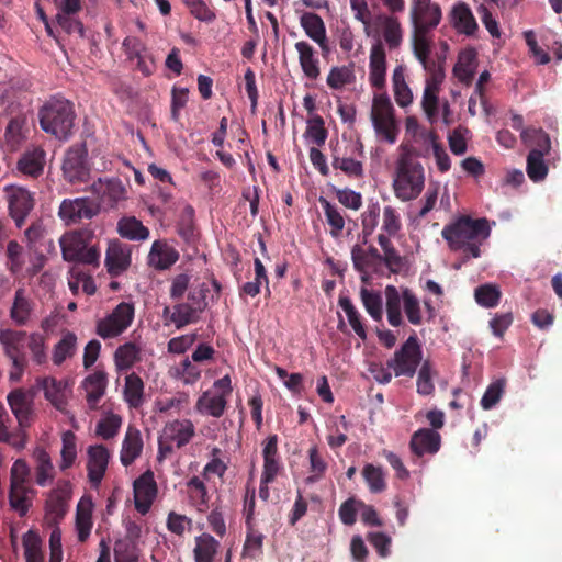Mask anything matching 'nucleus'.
<instances>
[{
    "instance_id": "nucleus-60",
    "label": "nucleus",
    "mask_w": 562,
    "mask_h": 562,
    "mask_svg": "<svg viewBox=\"0 0 562 562\" xmlns=\"http://www.w3.org/2000/svg\"><path fill=\"white\" fill-rule=\"evenodd\" d=\"M310 471L311 475L306 477V483L312 484L318 482L327 470V462L319 453L316 446L308 449Z\"/></svg>"
},
{
    "instance_id": "nucleus-58",
    "label": "nucleus",
    "mask_w": 562,
    "mask_h": 562,
    "mask_svg": "<svg viewBox=\"0 0 562 562\" xmlns=\"http://www.w3.org/2000/svg\"><path fill=\"white\" fill-rule=\"evenodd\" d=\"M362 476L371 493H381L386 488L385 473L381 467L366 464L362 469Z\"/></svg>"
},
{
    "instance_id": "nucleus-13",
    "label": "nucleus",
    "mask_w": 562,
    "mask_h": 562,
    "mask_svg": "<svg viewBox=\"0 0 562 562\" xmlns=\"http://www.w3.org/2000/svg\"><path fill=\"white\" fill-rule=\"evenodd\" d=\"M442 18L441 8L439 4L425 1L412 3L411 20L414 30L418 33H429L436 29Z\"/></svg>"
},
{
    "instance_id": "nucleus-50",
    "label": "nucleus",
    "mask_w": 562,
    "mask_h": 562,
    "mask_svg": "<svg viewBox=\"0 0 562 562\" xmlns=\"http://www.w3.org/2000/svg\"><path fill=\"white\" fill-rule=\"evenodd\" d=\"M339 306L344 310L347 315L348 322L355 333L362 339H367V330L362 323V317L356 306L352 304L348 296H339Z\"/></svg>"
},
{
    "instance_id": "nucleus-22",
    "label": "nucleus",
    "mask_w": 562,
    "mask_h": 562,
    "mask_svg": "<svg viewBox=\"0 0 562 562\" xmlns=\"http://www.w3.org/2000/svg\"><path fill=\"white\" fill-rule=\"evenodd\" d=\"M300 24L305 34L321 47L323 54H327L329 46L323 19L316 13L305 12L300 18Z\"/></svg>"
},
{
    "instance_id": "nucleus-27",
    "label": "nucleus",
    "mask_w": 562,
    "mask_h": 562,
    "mask_svg": "<svg viewBox=\"0 0 562 562\" xmlns=\"http://www.w3.org/2000/svg\"><path fill=\"white\" fill-rule=\"evenodd\" d=\"M35 303L26 294L24 288L16 289L13 297V302L10 308V318L18 326L26 325L34 312Z\"/></svg>"
},
{
    "instance_id": "nucleus-18",
    "label": "nucleus",
    "mask_w": 562,
    "mask_h": 562,
    "mask_svg": "<svg viewBox=\"0 0 562 562\" xmlns=\"http://www.w3.org/2000/svg\"><path fill=\"white\" fill-rule=\"evenodd\" d=\"M441 447V436L430 428H420L415 431L409 440V449L416 457L435 454Z\"/></svg>"
},
{
    "instance_id": "nucleus-20",
    "label": "nucleus",
    "mask_w": 562,
    "mask_h": 562,
    "mask_svg": "<svg viewBox=\"0 0 562 562\" xmlns=\"http://www.w3.org/2000/svg\"><path fill=\"white\" fill-rule=\"evenodd\" d=\"M369 80L373 88L383 90L386 76V54L381 41L374 43L370 50Z\"/></svg>"
},
{
    "instance_id": "nucleus-19",
    "label": "nucleus",
    "mask_w": 562,
    "mask_h": 562,
    "mask_svg": "<svg viewBox=\"0 0 562 562\" xmlns=\"http://www.w3.org/2000/svg\"><path fill=\"white\" fill-rule=\"evenodd\" d=\"M263 482H273L282 469L281 458L278 452V436L270 435L262 442Z\"/></svg>"
},
{
    "instance_id": "nucleus-41",
    "label": "nucleus",
    "mask_w": 562,
    "mask_h": 562,
    "mask_svg": "<svg viewBox=\"0 0 562 562\" xmlns=\"http://www.w3.org/2000/svg\"><path fill=\"white\" fill-rule=\"evenodd\" d=\"M10 416L4 406L0 403V441L16 449H23L26 445V432L19 429L16 431H10L8 428Z\"/></svg>"
},
{
    "instance_id": "nucleus-25",
    "label": "nucleus",
    "mask_w": 562,
    "mask_h": 562,
    "mask_svg": "<svg viewBox=\"0 0 562 562\" xmlns=\"http://www.w3.org/2000/svg\"><path fill=\"white\" fill-rule=\"evenodd\" d=\"M164 438L176 443L177 448L188 445L195 435V428L189 419H175L165 425L162 429Z\"/></svg>"
},
{
    "instance_id": "nucleus-35",
    "label": "nucleus",
    "mask_w": 562,
    "mask_h": 562,
    "mask_svg": "<svg viewBox=\"0 0 562 562\" xmlns=\"http://www.w3.org/2000/svg\"><path fill=\"white\" fill-rule=\"evenodd\" d=\"M35 460V482L40 486H46L54 480L55 470L49 453L41 447L33 452Z\"/></svg>"
},
{
    "instance_id": "nucleus-42",
    "label": "nucleus",
    "mask_w": 562,
    "mask_h": 562,
    "mask_svg": "<svg viewBox=\"0 0 562 562\" xmlns=\"http://www.w3.org/2000/svg\"><path fill=\"white\" fill-rule=\"evenodd\" d=\"M117 231L123 238L130 240H145L149 237V229L134 216L121 218Z\"/></svg>"
},
{
    "instance_id": "nucleus-38",
    "label": "nucleus",
    "mask_w": 562,
    "mask_h": 562,
    "mask_svg": "<svg viewBox=\"0 0 562 562\" xmlns=\"http://www.w3.org/2000/svg\"><path fill=\"white\" fill-rule=\"evenodd\" d=\"M384 294L387 322L393 327H400L404 324L401 311L402 291L400 292L394 285H386Z\"/></svg>"
},
{
    "instance_id": "nucleus-31",
    "label": "nucleus",
    "mask_w": 562,
    "mask_h": 562,
    "mask_svg": "<svg viewBox=\"0 0 562 562\" xmlns=\"http://www.w3.org/2000/svg\"><path fill=\"white\" fill-rule=\"evenodd\" d=\"M130 263V254L125 251L122 245L117 241L110 243L105 256L108 272L112 277H117L128 268Z\"/></svg>"
},
{
    "instance_id": "nucleus-3",
    "label": "nucleus",
    "mask_w": 562,
    "mask_h": 562,
    "mask_svg": "<svg viewBox=\"0 0 562 562\" xmlns=\"http://www.w3.org/2000/svg\"><path fill=\"white\" fill-rule=\"evenodd\" d=\"M38 119L44 132L58 139H67L75 125L74 104L65 98L52 97L40 108Z\"/></svg>"
},
{
    "instance_id": "nucleus-61",
    "label": "nucleus",
    "mask_w": 562,
    "mask_h": 562,
    "mask_svg": "<svg viewBox=\"0 0 562 562\" xmlns=\"http://www.w3.org/2000/svg\"><path fill=\"white\" fill-rule=\"evenodd\" d=\"M180 237L188 244L195 240L194 210L191 205L183 209L181 218L177 226Z\"/></svg>"
},
{
    "instance_id": "nucleus-48",
    "label": "nucleus",
    "mask_w": 562,
    "mask_h": 562,
    "mask_svg": "<svg viewBox=\"0 0 562 562\" xmlns=\"http://www.w3.org/2000/svg\"><path fill=\"white\" fill-rule=\"evenodd\" d=\"M403 310L407 321L415 326L423 323L420 301L409 288H402Z\"/></svg>"
},
{
    "instance_id": "nucleus-45",
    "label": "nucleus",
    "mask_w": 562,
    "mask_h": 562,
    "mask_svg": "<svg viewBox=\"0 0 562 562\" xmlns=\"http://www.w3.org/2000/svg\"><path fill=\"white\" fill-rule=\"evenodd\" d=\"M26 119L15 116L11 119L7 125L4 138L11 150H16L25 139Z\"/></svg>"
},
{
    "instance_id": "nucleus-62",
    "label": "nucleus",
    "mask_w": 562,
    "mask_h": 562,
    "mask_svg": "<svg viewBox=\"0 0 562 562\" xmlns=\"http://www.w3.org/2000/svg\"><path fill=\"white\" fill-rule=\"evenodd\" d=\"M413 48L416 58L422 63L424 68L430 69V41L428 40V33H418L417 30H414Z\"/></svg>"
},
{
    "instance_id": "nucleus-36",
    "label": "nucleus",
    "mask_w": 562,
    "mask_h": 562,
    "mask_svg": "<svg viewBox=\"0 0 562 562\" xmlns=\"http://www.w3.org/2000/svg\"><path fill=\"white\" fill-rule=\"evenodd\" d=\"M194 541V562H215V558L221 547L220 541L206 532L195 537Z\"/></svg>"
},
{
    "instance_id": "nucleus-52",
    "label": "nucleus",
    "mask_w": 562,
    "mask_h": 562,
    "mask_svg": "<svg viewBox=\"0 0 562 562\" xmlns=\"http://www.w3.org/2000/svg\"><path fill=\"white\" fill-rule=\"evenodd\" d=\"M30 488L26 485H10L9 503L12 509L19 513L21 517L25 516L31 507V499L27 494Z\"/></svg>"
},
{
    "instance_id": "nucleus-10",
    "label": "nucleus",
    "mask_w": 562,
    "mask_h": 562,
    "mask_svg": "<svg viewBox=\"0 0 562 562\" xmlns=\"http://www.w3.org/2000/svg\"><path fill=\"white\" fill-rule=\"evenodd\" d=\"M61 170L64 178L72 184L82 183L89 179L90 164L85 143L74 144L66 150Z\"/></svg>"
},
{
    "instance_id": "nucleus-63",
    "label": "nucleus",
    "mask_w": 562,
    "mask_h": 562,
    "mask_svg": "<svg viewBox=\"0 0 562 562\" xmlns=\"http://www.w3.org/2000/svg\"><path fill=\"white\" fill-rule=\"evenodd\" d=\"M355 78L351 67L341 66L333 67L327 76V85L335 90L341 89L348 83H351Z\"/></svg>"
},
{
    "instance_id": "nucleus-2",
    "label": "nucleus",
    "mask_w": 562,
    "mask_h": 562,
    "mask_svg": "<svg viewBox=\"0 0 562 562\" xmlns=\"http://www.w3.org/2000/svg\"><path fill=\"white\" fill-rule=\"evenodd\" d=\"M394 195L402 202L417 199L425 188V169L411 153H403L395 162L392 182Z\"/></svg>"
},
{
    "instance_id": "nucleus-6",
    "label": "nucleus",
    "mask_w": 562,
    "mask_h": 562,
    "mask_svg": "<svg viewBox=\"0 0 562 562\" xmlns=\"http://www.w3.org/2000/svg\"><path fill=\"white\" fill-rule=\"evenodd\" d=\"M423 349L418 337L413 333L406 341L387 360L386 366L395 376L413 378L422 363Z\"/></svg>"
},
{
    "instance_id": "nucleus-11",
    "label": "nucleus",
    "mask_w": 562,
    "mask_h": 562,
    "mask_svg": "<svg viewBox=\"0 0 562 562\" xmlns=\"http://www.w3.org/2000/svg\"><path fill=\"white\" fill-rule=\"evenodd\" d=\"M3 195L8 204L10 217L14 221L16 227L21 228L34 209V194L24 187L7 184L3 188Z\"/></svg>"
},
{
    "instance_id": "nucleus-33",
    "label": "nucleus",
    "mask_w": 562,
    "mask_h": 562,
    "mask_svg": "<svg viewBox=\"0 0 562 562\" xmlns=\"http://www.w3.org/2000/svg\"><path fill=\"white\" fill-rule=\"evenodd\" d=\"M92 501L89 497H82L76 509V530L78 540L85 542L92 528Z\"/></svg>"
},
{
    "instance_id": "nucleus-44",
    "label": "nucleus",
    "mask_w": 562,
    "mask_h": 562,
    "mask_svg": "<svg viewBox=\"0 0 562 562\" xmlns=\"http://www.w3.org/2000/svg\"><path fill=\"white\" fill-rule=\"evenodd\" d=\"M140 348L135 342L121 345L114 353V362L119 371L131 369L138 360Z\"/></svg>"
},
{
    "instance_id": "nucleus-4",
    "label": "nucleus",
    "mask_w": 562,
    "mask_h": 562,
    "mask_svg": "<svg viewBox=\"0 0 562 562\" xmlns=\"http://www.w3.org/2000/svg\"><path fill=\"white\" fill-rule=\"evenodd\" d=\"M209 292L210 289L206 283L191 289L188 293L187 301L178 302L172 306L170 323L173 324L177 329L198 323L201 318V314L207 307L206 295Z\"/></svg>"
},
{
    "instance_id": "nucleus-49",
    "label": "nucleus",
    "mask_w": 562,
    "mask_h": 562,
    "mask_svg": "<svg viewBox=\"0 0 562 562\" xmlns=\"http://www.w3.org/2000/svg\"><path fill=\"white\" fill-rule=\"evenodd\" d=\"M319 203L324 210V214L328 225L330 226V235L335 238L339 237L345 227V218L338 207L331 204L325 198H319Z\"/></svg>"
},
{
    "instance_id": "nucleus-37",
    "label": "nucleus",
    "mask_w": 562,
    "mask_h": 562,
    "mask_svg": "<svg viewBox=\"0 0 562 562\" xmlns=\"http://www.w3.org/2000/svg\"><path fill=\"white\" fill-rule=\"evenodd\" d=\"M144 382L137 373L132 372L125 376L123 396L130 407L139 408L144 404Z\"/></svg>"
},
{
    "instance_id": "nucleus-7",
    "label": "nucleus",
    "mask_w": 562,
    "mask_h": 562,
    "mask_svg": "<svg viewBox=\"0 0 562 562\" xmlns=\"http://www.w3.org/2000/svg\"><path fill=\"white\" fill-rule=\"evenodd\" d=\"M27 334L23 330L0 329V344L11 360L10 380L20 381L27 364L24 351Z\"/></svg>"
},
{
    "instance_id": "nucleus-12",
    "label": "nucleus",
    "mask_w": 562,
    "mask_h": 562,
    "mask_svg": "<svg viewBox=\"0 0 562 562\" xmlns=\"http://www.w3.org/2000/svg\"><path fill=\"white\" fill-rule=\"evenodd\" d=\"M100 212V206L90 198L65 199L59 205L58 216L66 225L91 220Z\"/></svg>"
},
{
    "instance_id": "nucleus-32",
    "label": "nucleus",
    "mask_w": 562,
    "mask_h": 562,
    "mask_svg": "<svg viewBox=\"0 0 562 562\" xmlns=\"http://www.w3.org/2000/svg\"><path fill=\"white\" fill-rule=\"evenodd\" d=\"M228 400L213 394L211 391H205L198 398L195 403V409L202 415H209L215 418H220L225 413Z\"/></svg>"
},
{
    "instance_id": "nucleus-64",
    "label": "nucleus",
    "mask_w": 562,
    "mask_h": 562,
    "mask_svg": "<svg viewBox=\"0 0 562 562\" xmlns=\"http://www.w3.org/2000/svg\"><path fill=\"white\" fill-rule=\"evenodd\" d=\"M115 562H138L136 546L128 540H117L114 543Z\"/></svg>"
},
{
    "instance_id": "nucleus-14",
    "label": "nucleus",
    "mask_w": 562,
    "mask_h": 562,
    "mask_svg": "<svg viewBox=\"0 0 562 562\" xmlns=\"http://www.w3.org/2000/svg\"><path fill=\"white\" fill-rule=\"evenodd\" d=\"M448 20L458 34L473 37L479 31L476 19L465 2L456 3L448 13Z\"/></svg>"
},
{
    "instance_id": "nucleus-51",
    "label": "nucleus",
    "mask_w": 562,
    "mask_h": 562,
    "mask_svg": "<svg viewBox=\"0 0 562 562\" xmlns=\"http://www.w3.org/2000/svg\"><path fill=\"white\" fill-rule=\"evenodd\" d=\"M61 441L59 469L65 471L71 468L77 459V437L71 430H67L63 434Z\"/></svg>"
},
{
    "instance_id": "nucleus-24",
    "label": "nucleus",
    "mask_w": 562,
    "mask_h": 562,
    "mask_svg": "<svg viewBox=\"0 0 562 562\" xmlns=\"http://www.w3.org/2000/svg\"><path fill=\"white\" fill-rule=\"evenodd\" d=\"M86 391V400L90 409H95L100 400L104 396L108 386V374L97 370L85 378L81 383Z\"/></svg>"
},
{
    "instance_id": "nucleus-47",
    "label": "nucleus",
    "mask_w": 562,
    "mask_h": 562,
    "mask_svg": "<svg viewBox=\"0 0 562 562\" xmlns=\"http://www.w3.org/2000/svg\"><path fill=\"white\" fill-rule=\"evenodd\" d=\"M392 83H393V90H394V98L396 103L401 108H405L409 105L413 101V94L405 81V74L404 69L401 66H397L393 70L392 75Z\"/></svg>"
},
{
    "instance_id": "nucleus-28",
    "label": "nucleus",
    "mask_w": 562,
    "mask_h": 562,
    "mask_svg": "<svg viewBox=\"0 0 562 562\" xmlns=\"http://www.w3.org/2000/svg\"><path fill=\"white\" fill-rule=\"evenodd\" d=\"M301 69L305 77L316 80L321 75L319 59L315 48L306 41L296 42L294 45Z\"/></svg>"
},
{
    "instance_id": "nucleus-23",
    "label": "nucleus",
    "mask_w": 562,
    "mask_h": 562,
    "mask_svg": "<svg viewBox=\"0 0 562 562\" xmlns=\"http://www.w3.org/2000/svg\"><path fill=\"white\" fill-rule=\"evenodd\" d=\"M179 259L178 250L166 240H155L148 254V265L156 270H166Z\"/></svg>"
},
{
    "instance_id": "nucleus-9",
    "label": "nucleus",
    "mask_w": 562,
    "mask_h": 562,
    "mask_svg": "<svg viewBox=\"0 0 562 562\" xmlns=\"http://www.w3.org/2000/svg\"><path fill=\"white\" fill-rule=\"evenodd\" d=\"M134 315V305L121 302L108 316L97 322L95 333L103 339L117 337L131 326Z\"/></svg>"
},
{
    "instance_id": "nucleus-56",
    "label": "nucleus",
    "mask_w": 562,
    "mask_h": 562,
    "mask_svg": "<svg viewBox=\"0 0 562 562\" xmlns=\"http://www.w3.org/2000/svg\"><path fill=\"white\" fill-rule=\"evenodd\" d=\"M362 304L368 314L376 322L382 319L383 316V302L379 292L362 288L360 291Z\"/></svg>"
},
{
    "instance_id": "nucleus-1",
    "label": "nucleus",
    "mask_w": 562,
    "mask_h": 562,
    "mask_svg": "<svg viewBox=\"0 0 562 562\" xmlns=\"http://www.w3.org/2000/svg\"><path fill=\"white\" fill-rule=\"evenodd\" d=\"M491 235V226L485 217L472 218L461 215L445 225L442 238L451 251H461L463 261L481 257V246Z\"/></svg>"
},
{
    "instance_id": "nucleus-26",
    "label": "nucleus",
    "mask_w": 562,
    "mask_h": 562,
    "mask_svg": "<svg viewBox=\"0 0 562 562\" xmlns=\"http://www.w3.org/2000/svg\"><path fill=\"white\" fill-rule=\"evenodd\" d=\"M70 494L71 486L69 482L59 483L58 486L50 492L46 501V512L55 521L63 519L66 515Z\"/></svg>"
},
{
    "instance_id": "nucleus-29",
    "label": "nucleus",
    "mask_w": 562,
    "mask_h": 562,
    "mask_svg": "<svg viewBox=\"0 0 562 562\" xmlns=\"http://www.w3.org/2000/svg\"><path fill=\"white\" fill-rule=\"evenodd\" d=\"M66 382L52 376L37 379V386L44 391V396L58 411H64L67 405Z\"/></svg>"
},
{
    "instance_id": "nucleus-43",
    "label": "nucleus",
    "mask_w": 562,
    "mask_h": 562,
    "mask_svg": "<svg viewBox=\"0 0 562 562\" xmlns=\"http://www.w3.org/2000/svg\"><path fill=\"white\" fill-rule=\"evenodd\" d=\"M191 504L201 513L209 507L210 495L204 482L199 476H192L187 482Z\"/></svg>"
},
{
    "instance_id": "nucleus-54",
    "label": "nucleus",
    "mask_w": 562,
    "mask_h": 562,
    "mask_svg": "<svg viewBox=\"0 0 562 562\" xmlns=\"http://www.w3.org/2000/svg\"><path fill=\"white\" fill-rule=\"evenodd\" d=\"M383 25V37L390 49L396 48L403 38L401 23L397 18L383 15L380 18Z\"/></svg>"
},
{
    "instance_id": "nucleus-46",
    "label": "nucleus",
    "mask_w": 562,
    "mask_h": 562,
    "mask_svg": "<svg viewBox=\"0 0 562 562\" xmlns=\"http://www.w3.org/2000/svg\"><path fill=\"white\" fill-rule=\"evenodd\" d=\"M92 189L95 193L101 196L103 202L115 203L124 196V188L120 180L111 179L102 181L99 179L98 182L92 184Z\"/></svg>"
},
{
    "instance_id": "nucleus-59",
    "label": "nucleus",
    "mask_w": 562,
    "mask_h": 562,
    "mask_svg": "<svg viewBox=\"0 0 562 562\" xmlns=\"http://www.w3.org/2000/svg\"><path fill=\"white\" fill-rule=\"evenodd\" d=\"M502 293L499 289L491 283L480 285L474 291V297L479 305L492 308L498 305Z\"/></svg>"
},
{
    "instance_id": "nucleus-57",
    "label": "nucleus",
    "mask_w": 562,
    "mask_h": 562,
    "mask_svg": "<svg viewBox=\"0 0 562 562\" xmlns=\"http://www.w3.org/2000/svg\"><path fill=\"white\" fill-rule=\"evenodd\" d=\"M24 557L26 562H43L42 540L34 530L23 536Z\"/></svg>"
},
{
    "instance_id": "nucleus-21",
    "label": "nucleus",
    "mask_w": 562,
    "mask_h": 562,
    "mask_svg": "<svg viewBox=\"0 0 562 562\" xmlns=\"http://www.w3.org/2000/svg\"><path fill=\"white\" fill-rule=\"evenodd\" d=\"M46 165V153L41 147L26 149L16 162V169L25 177L33 179L42 176Z\"/></svg>"
},
{
    "instance_id": "nucleus-16",
    "label": "nucleus",
    "mask_w": 562,
    "mask_h": 562,
    "mask_svg": "<svg viewBox=\"0 0 562 562\" xmlns=\"http://www.w3.org/2000/svg\"><path fill=\"white\" fill-rule=\"evenodd\" d=\"M7 400L19 423V430H24V428L31 425L33 416V396L23 390L18 389L10 392Z\"/></svg>"
},
{
    "instance_id": "nucleus-55",
    "label": "nucleus",
    "mask_w": 562,
    "mask_h": 562,
    "mask_svg": "<svg viewBox=\"0 0 562 562\" xmlns=\"http://www.w3.org/2000/svg\"><path fill=\"white\" fill-rule=\"evenodd\" d=\"M543 157L538 150H530L527 156L526 171L533 182L542 181L548 175V166Z\"/></svg>"
},
{
    "instance_id": "nucleus-8",
    "label": "nucleus",
    "mask_w": 562,
    "mask_h": 562,
    "mask_svg": "<svg viewBox=\"0 0 562 562\" xmlns=\"http://www.w3.org/2000/svg\"><path fill=\"white\" fill-rule=\"evenodd\" d=\"M59 243L64 260L93 267L99 266V248L97 246L88 247L81 233L65 234L61 236Z\"/></svg>"
},
{
    "instance_id": "nucleus-15",
    "label": "nucleus",
    "mask_w": 562,
    "mask_h": 562,
    "mask_svg": "<svg viewBox=\"0 0 562 562\" xmlns=\"http://www.w3.org/2000/svg\"><path fill=\"white\" fill-rule=\"evenodd\" d=\"M88 477L93 486H99L108 469L110 452L103 445L90 446L87 451Z\"/></svg>"
},
{
    "instance_id": "nucleus-30",
    "label": "nucleus",
    "mask_w": 562,
    "mask_h": 562,
    "mask_svg": "<svg viewBox=\"0 0 562 562\" xmlns=\"http://www.w3.org/2000/svg\"><path fill=\"white\" fill-rule=\"evenodd\" d=\"M142 451L143 439L140 431L137 428L130 426L122 442L120 456L122 464L125 467L131 465L140 456Z\"/></svg>"
},
{
    "instance_id": "nucleus-53",
    "label": "nucleus",
    "mask_w": 562,
    "mask_h": 562,
    "mask_svg": "<svg viewBox=\"0 0 562 562\" xmlns=\"http://www.w3.org/2000/svg\"><path fill=\"white\" fill-rule=\"evenodd\" d=\"M263 535L254 529V526L247 528L246 539L243 546V558L256 560L262 555Z\"/></svg>"
},
{
    "instance_id": "nucleus-40",
    "label": "nucleus",
    "mask_w": 562,
    "mask_h": 562,
    "mask_svg": "<svg viewBox=\"0 0 562 562\" xmlns=\"http://www.w3.org/2000/svg\"><path fill=\"white\" fill-rule=\"evenodd\" d=\"M77 351V336L66 330L59 341L54 346L52 360L55 366H61L68 358H72Z\"/></svg>"
},
{
    "instance_id": "nucleus-17",
    "label": "nucleus",
    "mask_w": 562,
    "mask_h": 562,
    "mask_svg": "<svg viewBox=\"0 0 562 562\" xmlns=\"http://www.w3.org/2000/svg\"><path fill=\"white\" fill-rule=\"evenodd\" d=\"M157 494V485L150 471L145 472L134 482L135 507L140 514H146Z\"/></svg>"
},
{
    "instance_id": "nucleus-39",
    "label": "nucleus",
    "mask_w": 562,
    "mask_h": 562,
    "mask_svg": "<svg viewBox=\"0 0 562 562\" xmlns=\"http://www.w3.org/2000/svg\"><path fill=\"white\" fill-rule=\"evenodd\" d=\"M331 159L334 169L341 170L346 176L350 178L359 179L363 177L362 162L341 155V149L338 145L331 149Z\"/></svg>"
},
{
    "instance_id": "nucleus-5",
    "label": "nucleus",
    "mask_w": 562,
    "mask_h": 562,
    "mask_svg": "<svg viewBox=\"0 0 562 562\" xmlns=\"http://www.w3.org/2000/svg\"><path fill=\"white\" fill-rule=\"evenodd\" d=\"M394 112V106L385 92L373 97L371 121L376 135L389 144L396 142L400 132Z\"/></svg>"
},
{
    "instance_id": "nucleus-34",
    "label": "nucleus",
    "mask_w": 562,
    "mask_h": 562,
    "mask_svg": "<svg viewBox=\"0 0 562 562\" xmlns=\"http://www.w3.org/2000/svg\"><path fill=\"white\" fill-rule=\"evenodd\" d=\"M476 50L468 48L458 56V61L453 67V75L464 85H470L476 68Z\"/></svg>"
}]
</instances>
